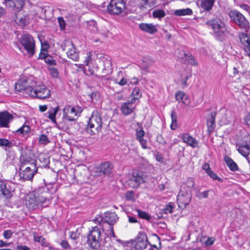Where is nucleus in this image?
I'll use <instances>...</instances> for the list:
<instances>
[{
  "instance_id": "obj_1",
  "label": "nucleus",
  "mask_w": 250,
  "mask_h": 250,
  "mask_svg": "<svg viewBox=\"0 0 250 250\" xmlns=\"http://www.w3.org/2000/svg\"><path fill=\"white\" fill-rule=\"evenodd\" d=\"M50 203L49 193L43 188H39L25 196V205L30 210L42 207H46Z\"/></svg>"
},
{
  "instance_id": "obj_2",
  "label": "nucleus",
  "mask_w": 250,
  "mask_h": 250,
  "mask_svg": "<svg viewBox=\"0 0 250 250\" xmlns=\"http://www.w3.org/2000/svg\"><path fill=\"white\" fill-rule=\"evenodd\" d=\"M100 227V228L98 226L92 227L87 236V243L88 246L92 249H98L100 246L101 241L100 229L104 232L107 237L110 238L116 237L113 226L102 225Z\"/></svg>"
},
{
  "instance_id": "obj_3",
  "label": "nucleus",
  "mask_w": 250,
  "mask_h": 250,
  "mask_svg": "<svg viewBox=\"0 0 250 250\" xmlns=\"http://www.w3.org/2000/svg\"><path fill=\"white\" fill-rule=\"evenodd\" d=\"M102 121L100 115L97 110L92 112L89 120L86 131L90 135L98 133L102 128Z\"/></svg>"
},
{
  "instance_id": "obj_4",
  "label": "nucleus",
  "mask_w": 250,
  "mask_h": 250,
  "mask_svg": "<svg viewBox=\"0 0 250 250\" xmlns=\"http://www.w3.org/2000/svg\"><path fill=\"white\" fill-rule=\"evenodd\" d=\"M230 20L234 22L241 29L247 31L250 29V23L245 16L236 10H230L228 13Z\"/></svg>"
},
{
  "instance_id": "obj_5",
  "label": "nucleus",
  "mask_w": 250,
  "mask_h": 250,
  "mask_svg": "<svg viewBox=\"0 0 250 250\" xmlns=\"http://www.w3.org/2000/svg\"><path fill=\"white\" fill-rule=\"evenodd\" d=\"M206 24L208 27L211 28L214 34L219 38L224 35L227 31L224 22L217 17L207 21L206 22Z\"/></svg>"
},
{
  "instance_id": "obj_6",
  "label": "nucleus",
  "mask_w": 250,
  "mask_h": 250,
  "mask_svg": "<svg viewBox=\"0 0 250 250\" xmlns=\"http://www.w3.org/2000/svg\"><path fill=\"white\" fill-rule=\"evenodd\" d=\"M147 176L145 172L142 171H135L132 173V176L128 180V184L130 187L137 188L140 184L146 182Z\"/></svg>"
},
{
  "instance_id": "obj_7",
  "label": "nucleus",
  "mask_w": 250,
  "mask_h": 250,
  "mask_svg": "<svg viewBox=\"0 0 250 250\" xmlns=\"http://www.w3.org/2000/svg\"><path fill=\"white\" fill-rule=\"evenodd\" d=\"M35 83L29 80L21 79L16 83L15 89L18 92H23L24 93L30 96L31 90H33Z\"/></svg>"
},
{
  "instance_id": "obj_8",
  "label": "nucleus",
  "mask_w": 250,
  "mask_h": 250,
  "mask_svg": "<svg viewBox=\"0 0 250 250\" xmlns=\"http://www.w3.org/2000/svg\"><path fill=\"white\" fill-rule=\"evenodd\" d=\"M61 47L63 51H66L67 57L74 61H77L79 59V52L74 47L72 41L65 40L61 44Z\"/></svg>"
},
{
  "instance_id": "obj_9",
  "label": "nucleus",
  "mask_w": 250,
  "mask_h": 250,
  "mask_svg": "<svg viewBox=\"0 0 250 250\" xmlns=\"http://www.w3.org/2000/svg\"><path fill=\"white\" fill-rule=\"evenodd\" d=\"M82 111V109L79 106H65L63 109L62 120L67 121H74L76 120L74 117L79 116Z\"/></svg>"
},
{
  "instance_id": "obj_10",
  "label": "nucleus",
  "mask_w": 250,
  "mask_h": 250,
  "mask_svg": "<svg viewBox=\"0 0 250 250\" xmlns=\"http://www.w3.org/2000/svg\"><path fill=\"white\" fill-rule=\"evenodd\" d=\"M125 5L124 0H110L107 7V11L112 15H118L122 12Z\"/></svg>"
},
{
  "instance_id": "obj_11",
  "label": "nucleus",
  "mask_w": 250,
  "mask_h": 250,
  "mask_svg": "<svg viewBox=\"0 0 250 250\" xmlns=\"http://www.w3.org/2000/svg\"><path fill=\"white\" fill-rule=\"evenodd\" d=\"M20 42L28 54L32 56L35 53V42L33 37L29 35H23L21 38Z\"/></svg>"
},
{
  "instance_id": "obj_12",
  "label": "nucleus",
  "mask_w": 250,
  "mask_h": 250,
  "mask_svg": "<svg viewBox=\"0 0 250 250\" xmlns=\"http://www.w3.org/2000/svg\"><path fill=\"white\" fill-rule=\"evenodd\" d=\"M30 96L39 99L47 98L50 96V91L44 85H38L33 87Z\"/></svg>"
},
{
  "instance_id": "obj_13",
  "label": "nucleus",
  "mask_w": 250,
  "mask_h": 250,
  "mask_svg": "<svg viewBox=\"0 0 250 250\" xmlns=\"http://www.w3.org/2000/svg\"><path fill=\"white\" fill-rule=\"evenodd\" d=\"M192 194L190 191L181 190L177 196V201L180 208L184 209L191 201Z\"/></svg>"
},
{
  "instance_id": "obj_14",
  "label": "nucleus",
  "mask_w": 250,
  "mask_h": 250,
  "mask_svg": "<svg viewBox=\"0 0 250 250\" xmlns=\"http://www.w3.org/2000/svg\"><path fill=\"white\" fill-rule=\"evenodd\" d=\"M238 37L241 43L243 45V50L246 54L250 57V33L240 32Z\"/></svg>"
},
{
  "instance_id": "obj_15",
  "label": "nucleus",
  "mask_w": 250,
  "mask_h": 250,
  "mask_svg": "<svg viewBox=\"0 0 250 250\" xmlns=\"http://www.w3.org/2000/svg\"><path fill=\"white\" fill-rule=\"evenodd\" d=\"M113 166L109 162H104L101 164L100 165L96 168L95 172L97 175L101 176L102 175H109L111 173Z\"/></svg>"
},
{
  "instance_id": "obj_16",
  "label": "nucleus",
  "mask_w": 250,
  "mask_h": 250,
  "mask_svg": "<svg viewBox=\"0 0 250 250\" xmlns=\"http://www.w3.org/2000/svg\"><path fill=\"white\" fill-rule=\"evenodd\" d=\"M21 167H25V169L28 168L29 170H37L38 168L36 166V160L29 157L22 156L21 157Z\"/></svg>"
},
{
  "instance_id": "obj_17",
  "label": "nucleus",
  "mask_w": 250,
  "mask_h": 250,
  "mask_svg": "<svg viewBox=\"0 0 250 250\" xmlns=\"http://www.w3.org/2000/svg\"><path fill=\"white\" fill-rule=\"evenodd\" d=\"M13 120V116L7 111L0 112V126L8 127L9 124Z\"/></svg>"
},
{
  "instance_id": "obj_18",
  "label": "nucleus",
  "mask_w": 250,
  "mask_h": 250,
  "mask_svg": "<svg viewBox=\"0 0 250 250\" xmlns=\"http://www.w3.org/2000/svg\"><path fill=\"white\" fill-rule=\"evenodd\" d=\"M118 217L115 212H110L105 213L104 221L102 225L113 226L118 220Z\"/></svg>"
},
{
  "instance_id": "obj_19",
  "label": "nucleus",
  "mask_w": 250,
  "mask_h": 250,
  "mask_svg": "<svg viewBox=\"0 0 250 250\" xmlns=\"http://www.w3.org/2000/svg\"><path fill=\"white\" fill-rule=\"evenodd\" d=\"M15 10L20 11L24 5V1L23 0H4L3 2Z\"/></svg>"
},
{
  "instance_id": "obj_20",
  "label": "nucleus",
  "mask_w": 250,
  "mask_h": 250,
  "mask_svg": "<svg viewBox=\"0 0 250 250\" xmlns=\"http://www.w3.org/2000/svg\"><path fill=\"white\" fill-rule=\"evenodd\" d=\"M135 241V248L136 249H143L146 248L147 244V238L145 234L139 233Z\"/></svg>"
},
{
  "instance_id": "obj_21",
  "label": "nucleus",
  "mask_w": 250,
  "mask_h": 250,
  "mask_svg": "<svg viewBox=\"0 0 250 250\" xmlns=\"http://www.w3.org/2000/svg\"><path fill=\"white\" fill-rule=\"evenodd\" d=\"M36 170H29L25 167H21L20 168V178L24 180H30L32 179L35 174L37 172Z\"/></svg>"
},
{
  "instance_id": "obj_22",
  "label": "nucleus",
  "mask_w": 250,
  "mask_h": 250,
  "mask_svg": "<svg viewBox=\"0 0 250 250\" xmlns=\"http://www.w3.org/2000/svg\"><path fill=\"white\" fill-rule=\"evenodd\" d=\"M182 139L184 143L188 144L193 148L196 147L198 145V141L188 133L182 134Z\"/></svg>"
},
{
  "instance_id": "obj_23",
  "label": "nucleus",
  "mask_w": 250,
  "mask_h": 250,
  "mask_svg": "<svg viewBox=\"0 0 250 250\" xmlns=\"http://www.w3.org/2000/svg\"><path fill=\"white\" fill-rule=\"evenodd\" d=\"M139 28L141 30L151 34L157 32L156 26L151 23H141L139 24Z\"/></svg>"
},
{
  "instance_id": "obj_24",
  "label": "nucleus",
  "mask_w": 250,
  "mask_h": 250,
  "mask_svg": "<svg viewBox=\"0 0 250 250\" xmlns=\"http://www.w3.org/2000/svg\"><path fill=\"white\" fill-rule=\"evenodd\" d=\"M133 104L131 103V101L123 104L121 107V111L124 115L127 116L133 112L135 108V106L133 105Z\"/></svg>"
},
{
  "instance_id": "obj_25",
  "label": "nucleus",
  "mask_w": 250,
  "mask_h": 250,
  "mask_svg": "<svg viewBox=\"0 0 250 250\" xmlns=\"http://www.w3.org/2000/svg\"><path fill=\"white\" fill-rule=\"evenodd\" d=\"M59 110V106L51 107L45 114V116L49 119L53 123L56 124V116Z\"/></svg>"
},
{
  "instance_id": "obj_26",
  "label": "nucleus",
  "mask_w": 250,
  "mask_h": 250,
  "mask_svg": "<svg viewBox=\"0 0 250 250\" xmlns=\"http://www.w3.org/2000/svg\"><path fill=\"white\" fill-rule=\"evenodd\" d=\"M216 113L211 112L207 120V125L208 128V131L212 132L215 127V117Z\"/></svg>"
},
{
  "instance_id": "obj_27",
  "label": "nucleus",
  "mask_w": 250,
  "mask_h": 250,
  "mask_svg": "<svg viewBox=\"0 0 250 250\" xmlns=\"http://www.w3.org/2000/svg\"><path fill=\"white\" fill-rule=\"evenodd\" d=\"M237 150L244 157H247L250 153V145L247 142L245 144H240L238 146Z\"/></svg>"
},
{
  "instance_id": "obj_28",
  "label": "nucleus",
  "mask_w": 250,
  "mask_h": 250,
  "mask_svg": "<svg viewBox=\"0 0 250 250\" xmlns=\"http://www.w3.org/2000/svg\"><path fill=\"white\" fill-rule=\"evenodd\" d=\"M215 0H202L201 2V7L205 11L209 12L214 5Z\"/></svg>"
},
{
  "instance_id": "obj_29",
  "label": "nucleus",
  "mask_w": 250,
  "mask_h": 250,
  "mask_svg": "<svg viewBox=\"0 0 250 250\" xmlns=\"http://www.w3.org/2000/svg\"><path fill=\"white\" fill-rule=\"evenodd\" d=\"M224 160L231 170L235 171L238 169L236 163L228 156H225L224 157Z\"/></svg>"
},
{
  "instance_id": "obj_30",
  "label": "nucleus",
  "mask_w": 250,
  "mask_h": 250,
  "mask_svg": "<svg viewBox=\"0 0 250 250\" xmlns=\"http://www.w3.org/2000/svg\"><path fill=\"white\" fill-rule=\"evenodd\" d=\"M192 11L190 8L180 9L174 11V14L177 16L186 15H191L192 14Z\"/></svg>"
},
{
  "instance_id": "obj_31",
  "label": "nucleus",
  "mask_w": 250,
  "mask_h": 250,
  "mask_svg": "<svg viewBox=\"0 0 250 250\" xmlns=\"http://www.w3.org/2000/svg\"><path fill=\"white\" fill-rule=\"evenodd\" d=\"M153 0H134L135 3L141 10H145L146 9V5L149 4V1L152 2Z\"/></svg>"
},
{
  "instance_id": "obj_32",
  "label": "nucleus",
  "mask_w": 250,
  "mask_h": 250,
  "mask_svg": "<svg viewBox=\"0 0 250 250\" xmlns=\"http://www.w3.org/2000/svg\"><path fill=\"white\" fill-rule=\"evenodd\" d=\"M131 103H134L136 100L139 99L141 96L142 94L140 89L138 87H135L131 93Z\"/></svg>"
},
{
  "instance_id": "obj_33",
  "label": "nucleus",
  "mask_w": 250,
  "mask_h": 250,
  "mask_svg": "<svg viewBox=\"0 0 250 250\" xmlns=\"http://www.w3.org/2000/svg\"><path fill=\"white\" fill-rule=\"evenodd\" d=\"M30 131V127L29 125H23L16 131V133L18 135H25L29 133Z\"/></svg>"
},
{
  "instance_id": "obj_34",
  "label": "nucleus",
  "mask_w": 250,
  "mask_h": 250,
  "mask_svg": "<svg viewBox=\"0 0 250 250\" xmlns=\"http://www.w3.org/2000/svg\"><path fill=\"white\" fill-rule=\"evenodd\" d=\"M171 124L170 127L172 130H175L177 127V116L176 113L173 110L171 113Z\"/></svg>"
},
{
  "instance_id": "obj_35",
  "label": "nucleus",
  "mask_w": 250,
  "mask_h": 250,
  "mask_svg": "<svg viewBox=\"0 0 250 250\" xmlns=\"http://www.w3.org/2000/svg\"><path fill=\"white\" fill-rule=\"evenodd\" d=\"M152 16L154 18L161 19L166 16V13L164 10L160 9H156L153 11Z\"/></svg>"
},
{
  "instance_id": "obj_36",
  "label": "nucleus",
  "mask_w": 250,
  "mask_h": 250,
  "mask_svg": "<svg viewBox=\"0 0 250 250\" xmlns=\"http://www.w3.org/2000/svg\"><path fill=\"white\" fill-rule=\"evenodd\" d=\"M0 191H1V194L2 195V196L5 199H9L12 196L11 192L6 188L5 185L1 186V189Z\"/></svg>"
},
{
  "instance_id": "obj_37",
  "label": "nucleus",
  "mask_w": 250,
  "mask_h": 250,
  "mask_svg": "<svg viewBox=\"0 0 250 250\" xmlns=\"http://www.w3.org/2000/svg\"><path fill=\"white\" fill-rule=\"evenodd\" d=\"M136 211L138 213V216L143 219H145L146 220H149L151 218L150 215L146 211H143L140 209H137Z\"/></svg>"
},
{
  "instance_id": "obj_38",
  "label": "nucleus",
  "mask_w": 250,
  "mask_h": 250,
  "mask_svg": "<svg viewBox=\"0 0 250 250\" xmlns=\"http://www.w3.org/2000/svg\"><path fill=\"white\" fill-rule=\"evenodd\" d=\"M12 144L11 142L6 139L0 138V147H11Z\"/></svg>"
},
{
  "instance_id": "obj_39",
  "label": "nucleus",
  "mask_w": 250,
  "mask_h": 250,
  "mask_svg": "<svg viewBox=\"0 0 250 250\" xmlns=\"http://www.w3.org/2000/svg\"><path fill=\"white\" fill-rule=\"evenodd\" d=\"M145 132L142 127L136 129V139L137 140L144 138Z\"/></svg>"
},
{
  "instance_id": "obj_40",
  "label": "nucleus",
  "mask_w": 250,
  "mask_h": 250,
  "mask_svg": "<svg viewBox=\"0 0 250 250\" xmlns=\"http://www.w3.org/2000/svg\"><path fill=\"white\" fill-rule=\"evenodd\" d=\"M153 61L145 59L142 61L141 63V68L144 69H146L149 67L152 64Z\"/></svg>"
},
{
  "instance_id": "obj_41",
  "label": "nucleus",
  "mask_w": 250,
  "mask_h": 250,
  "mask_svg": "<svg viewBox=\"0 0 250 250\" xmlns=\"http://www.w3.org/2000/svg\"><path fill=\"white\" fill-rule=\"evenodd\" d=\"M183 55L185 57L186 59L188 61V63L193 65H197V62L192 56L188 55V54H186L185 52L183 53Z\"/></svg>"
},
{
  "instance_id": "obj_42",
  "label": "nucleus",
  "mask_w": 250,
  "mask_h": 250,
  "mask_svg": "<svg viewBox=\"0 0 250 250\" xmlns=\"http://www.w3.org/2000/svg\"><path fill=\"white\" fill-rule=\"evenodd\" d=\"M189 78V75H186L184 77H181L180 80V83L181 85H182V87L184 88L187 87L188 86V84L187 83V81Z\"/></svg>"
},
{
  "instance_id": "obj_43",
  "label": "nucleus",
  "mask_w": 250,
  "mask_h": 250,
  "mask_svg": "<svg viewBox=\"0 0 250 250\" xmlns=\"http://www.w3.org/2000/svg\"><path fill=\"white\" fill-rule=\"evenodd\" d=\"M127 200L133 201L134 199V192L132 190L127 191L125 195Z\"/></svg>"
},
{
  "instance_id": "obj_44",
  "label": "nucleus",
  "mask_w": 250,
  "mask_h": 250,
  "mask_svg": "<svg viewBox=\"0 0 250 250\" xmlns=\"http://www.w3.org/2000/svg\"><path fill=\"white\" fill-rule=\"evenodd\" d=\"M208 190H206L202 192H198L196 194V196L199 199L206 198L208 197Z\"/></svg>"
},
{
  "instance_id": "obj_45",
  "label": "nucleus",
  "mask_w": 250,
  "mask_h": 250,
  "mask_svg": "<svg viewBox=\"0 0 250 250\" xmlns=\"http://www.w3.org/2000/svg\"><path fill=\"white\" fill-rule=\"evenodd\" d=\"M138 141L140 142V143L142 146V147L143 149H150L151 148L150 147L147 146V142L146 139H145L144 138H142Z\"/></svg>"
},
{
  "instance_id": "obj_46",
  "label": "nucleus",
  "mask_w": 250,
  "mask_h": 250,
  "mask_svg": "<svg viewBox=\"0 0 250 250\" xmlns=\"http://www.w3.org/2000/svg\"><path fill=\"white\" fill-rule=\"evenodd\" d=\"M39 142L42 144H46L49 142L46 135L42 134L39 138Z\"/></svg>"
},
{
  "instance_id": "obj_47",
  "label": "nucleus",
  "mask_w": 250,
  "mask_h": 250,
  "mask_svg": "<svg viewBox=\"0 0 250 250\" xmlns=\"http://www.w3.org/2000/svg\"><path fill=\"white\" fill-rule=\"evenodd\" d=\"M17 22L21 26H24L27 24V21L24 18H17Z\"/></svg>"
},
{
  "instance_id": "obj_48",
  "label": "nucleus",
  "mask_w": 250,
  "mask_h": 250,
  "mask_svg": "<svg viewBox=\"0 0 250 250\" xmlns=\"http://www.w3.org/2000/svg\"><path fill=\"white\" fill-rule=\"evenodd\" d=\"M13 234V232L11 230H6L3 233V237L6 239H10Z\"/></svg>"
},
{
  "instance_id": "obj_49",
  "label": "nucleus",
  "mask_w": 250,
  "mask_h": 250,
  "mask_svg": "<svg viewBox=\"0 0 250 250\" xmlns=\"http://www.w3.org/2000/svg\"><path fill=\"white\" fill-rule=\"evenodd\" d=\"M185 96V93L180 91L175 94V98L177 101H181L183 99Z\"/></svg>"
},
{
  "instance_id": "obj_50",
  "label": "nucleus",
  "mask_w": 250,
  "mask_h": 250,
  "mask_svg": "<svg viewBox=\"0 0 250 250\" xmlns=\"http://www.w3.org/2000/svg\"><path fill=\"white\" fill-rule=\"evenodd\" d=\"M208 174L213 180L220 181L221 179L217 175V174L214 173L211 170L209 171Z\"/></svg>"
},
{
  "instance_id": "obj_51",
  "label": "nucleus",
  "mask_w": 250,
  "mask_h": 250,
  "mask_svg": "<svg viewBox=\"0 0 250 250\" xmlns=\"http://www.w3.org/2000/svg\"><path fill=\"white\" fill-rule=\"evenodd\" d=\"M50 73L54 78H57L59 75L57 70L55 68H51L50 69Z\"/></svg>"
},
{
  "instance_id": "obj_52",
  "label": "nucleus",
  "mask_w": 250,
  "mask_h": 250,
  "mask_svg": "<svg viewBox=\"0 0 250 250\" xmlns=\"http://www.w3.org/2000/svg\"><path fill=\"white\" fill-rule=\"evenodd\" d=\"M173 207L171 203H170L168 205H167L165 208V212L166 213H171L172 212Z\"/></svg>"
},
{
  "instance_id": "obj_53",
  "label": "nucleus",
  "mask_w": 250,
  "mask_h": 250,
  "mask_svg": "<svg viewBox=\"0 0 250 250\" xmlns=\"http://www.w3.org/2000/svg\"><path fill=\"white\" fill-rule=\"evenodd\" d=\"M79 233H78L77 232H70L69 236L73 240H76L79 237Z\"/></svg>"
},
{
  "instance_id": "obj_54",
  "label": "nucleus",
  "mask_w": 250,
  "mask_h": 250,
  "mask_svg": "<svg viewBox=\"0 0 250 250\" xmlns=\"http://www.w3.org/2000/svg\"><path fill=\"white\" fill-rule=\"evenodd\" d=\"M45 62L46 63L50 64V65H55L56 64V62L54 60L52 59L51 57H47L45 58Z\"/></svg>"
},
{
  "instance_id": "obj_55",
  "label": "nucleus",
  "mask_w": 250,
  "mask_h": 250,
  "mask_svg": "<svg viewBox=\"0 0 250 250\" xmlns=\"http://www.w3.org/2000/svg\"><path fill=\"white\" fill-rule=\"evenodd\" d=\"M58 21L61 28H64L65 25V21L62 17H59Z\"/></svg>"
},
{
  "instance_id": "obj_56",
  "label": "nucleus",
  "mask_w": 250,
  "mask_h": 250,
  "mask_svg": "<svg viewBox=\"0 0 250 250\" xmlns=\"http://www.w3.org/2000/svg\"><path fill=\"white\" fill-rule=\"evenodd\" d=\"M202 168L208 174L209 171H210L209 165L208 163H205L202 166Z\"/></svg>"
},
{
  "instance_id": "obj_57",
  "label": "nucleus",
  "mask_w": 250,
  "mask_h": 250,
  "mask_svg": "<svg viewBox=\"0 0 250 250\" xmlns=\"http://www.w3.org/2000/svg\"><path fill=\"white\" fill-rule=\"evenodd\" d=\"M17 250H30V249L25 245H18L17 246Z\"/></svg>"
},
{
  "instance_id": "obj_58",
  "label": "nucleus",
  "mask_w": 250,
  "mask_h": 250,
  "mask_svg": "<svg viewBox=\"0 0 250 250\" xmlns=\"http://www.w3.org/2000/svg\"><path fill=\"white\" fill-rule=\"evenodd\" d=\"M91 60H92L91 54L89 53V55L87 56V57L85 58V59L84 60V63L85 65H88V64L89 63V62L91 61Z\"/></svg>"
},
{
  "instance_id": "obj_59",
  "label": "nucleus",
  "mask_w": 250,
  "mask_h": 250,
  "mask_svg": "<svg viewBox=\"0 0 250 250\" xmlns=\"http://www.w3.org/2000/svg\"><path fill=\"white\" fill-rule=\"evenodd\" d=\"M49 48V45L47 42H44L42 43V50L47 51Z\"/></svg>"
},
{
  "instance_id": "obj_60",
  "label": "nucleus",
  "mask_w": 250,
  "mask_h": 250,
  "mask_svg": "<svg viewBox=\"0 0 250 250\" xmlns=\"http://www.w3.org/2000/svg\"><path fill=\"white\" fill-rule=\"evenodd\" d=\"M104 66L105 68L110 69L111 67V62L109 60H107L104 62Z\"/></svg>"
},
{
  "instance_id": "obj_61",
  "label": "nucleus",
  "mask_w": 250,
  "mask_h": 250,
  "mask_svg": "<svg viewBox=\"0 0 250 250\" xmlns=\"http://www.w3.org/2000/svg\"><path fill=\"white\" fill-rule=\"evenodd\" d=\"M214 241V239L213 238H208L206 241L205 244L207 246H211L213 244Z\"/></svg>"
},
{
  "instance_id": "obj_62",
  "label": "nucleus",
  "mask_w": 250,
  "mask_h": 250,
  "mask_svg": "<svg viewBox=\"0 0 250 250\" xmlns=\"http://www.w3.org/2000/svg\"><path fill=\"white\" fill-rule=\"evenodd\" d=\"M61 246L64 249H67L69 247V245L66 241H62L61 243Z\"/></svg>"
},
{
  "instance_id": "obj_63",
  "label": "nucleus",
  "mask_w": 250,
  "mask_h": 250,
  "mask_svg": "<svg viewBox=\"0 0 250 250\" xmlns=\"http://www.w3.org/2000/svg\"><path fill=\"white\" fill-rule=\"evenodd\" d=\"M129 222L131 223H135L137 222V220L134 217L128 216Z\"/></svg>"
},
{
  "instance_id": "obj_64",
  "label": "nucleus",
  "mask_w": 250,
  "mask_h": 250,
  "mask_svg": "<svg viewBox=\"0 0 250 250\" xmlns=\"http://www.w3.org/2000/svg\"><path fill=\"white\" fill-rule=\"evenodd\" d=\"M126 83H127V81L124 78H123L119 82H118V84L122 86L125 85L126 84Z\"/></svg>"
}]
</instances>
